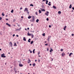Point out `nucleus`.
<instances>
[{"label": "nucleus", "instance_id": "1", "mask_svg": "<svg viewBox=\"0 0 74 74\" xmlns=\"http://www.w3.org/2000/svg\"><path fill=\"white\" fill-rule=\"evenodd\" d=\"M34 21H35V18H34V16H33L32 20H30V21L31 22H34Z\"/></svg>", "mask_w": 74, "mask_h": 74}, {"label": "nucleus", "instance_id": "2", "mask_svg": "<svg viewBox=\"0 0 74 74\" xmlns=\"http://www.w3.org/2000/svg\"><path fill=\"white\" fill-rule=\"evenodd\" d=\"M5 55L4 53H3V54H2L1 55V57L2 58H6V56Z\"/></svg>", "mask_w": 74, "mask_h": 74}, {"label": "nucleus", "instance_id": "3", "mask_svg": "<svg viewBox=\"0 0 74 74\" xmlns=\"http://www.w3.org/2000/svg\"><path fill=\"white\" fill-rule=\"evenodd\" d=\"M21 29H22V28L20 27L19 29H16V31H20L21 30Z\"/></svg>", "mask_w": 74, "mask_h": 74}, {"label": "nucleus", "instance_id": "4", "mask_svg": "<svg viewBox=\"0 0 74 74\" xmlns=\"http://www.w3.org/2000/svg\"><path fill=\"white\" fill-rule=\"evenodd\" d=\"M26 11L27 12L28 11V9H27V8H25L24 10V12H25V11Z\"/></svg>", "mask_w": 74, "mask_h": 74}, {"label": "nucleus", "instance_id": "5", "mask_svg": "<svg viewBox=\"0 0 74 74\" xmlns=\"http://www.w3.org/2000/svg\"><path fill=\"white\" fill-rule=\"evenodd\" d=\"M9 45H10L11 47H12V42H11L9 43Z\"/></svg>", "mask_w": 74, "mask_h": 74}, {"label": "nucleus", "instance_id": "6", "mask_svg": "<svg viewBox=\"0 0 74 74\" xmlns=\"http://www.w3.org/2000/svg\"><path fill=\"white\" fill-rule=\"evenodd\" d=\"M51 37V36H48V38H47V41H49V39Z\"/></svg>", "mask_w": 74, "mask_h": 74}, {"label": "nucleus", "instance_id": "7", "mask_svg": "<svg viewBox=\"0 0 74 74\" xmlns=\"http://www.w3.org/2000/svg\"><path fill=\"white\" fill-rule=\"evenodd\" d=\"M31 61L29 59L28 61V63H31Z\"/></svg>", "mask_w": 74, "mask_h": 74}, {"label": "nucleus", "instance_id": "8", "mask_svg": "<svg viewBox=\"0 0 74 74\" xmlns=\"http://www.w3.org/2000/svg\"><path fill=\"white\" fill-rule=\"evenodd\" d=\"M6 25H8V26L9 27H10V26H11V25L10 24H8V23H6Z\"/></svg>", "mask_w": 74, "mask_h": 74}, {"label": "nucleus", "instance_id": "9", "mask_svg": "<svg viewBox=\"0 0 74 74\" xmlns=\"http://www.w3.org/2000/svg\"><path fill=\"white\" fill-rule=\"evenodd\" d=\"M73 53H69V56H71V55H73Z\"/></svg>", "mask_w": 74, "mask_h": 74}, {"label": "nucleus", "instance_id": "10", "mask_svg": "<svg viewBox=\"0 0 74 74\" xmlns=\"http://www.w3.org/2000/svg\"><path fill=\"white\" fill-rule=\"evenodd\" d=\"M61 55H62V56H64V55H65V53H62Z\"/></svg>", "mask_w": 74, "mask_h": 74}, {"label": "nucleus", "instance_id": "11", "mask_svg": "<svg viewBox=\"0 0 74 74\" xmlns=\"http://www.w3.org/2000/svg\"><path fill=\"white\" fill-rule=\"evenodd\" d=\"M19 66L20 67H22L23 66V64H19Z\"/></svg>", "mask_w": 74, "mask_h": 74}, {"label": "nucleus", "instance_id": "12", "mask_svg": "<svg viewBox=\"0 0 74 74\" xmlns=\"http://www.w3.org/2000/svg\"><path fill=\"white\" fill-rule=\"evenodd\" d=\"M30 40H31V39H30V38H29L28 40V42H31Z\"/></svg>", "mask_w": 74, "mask_h": 74}, {"label": "nucleus", "instance_id": "13", "mask_svg": "<svg viewBox=\"0 0 74 74\" xmlns=\"http://www.w3.org/2000/svg\"><path fill=\"white\" fill-rule=\"evenodd\" d=\"M32 18V16H30V15H29V16L28 17V19H30Z\"/></svg>", "mask_w": 74, "mask_h": 74}, {"label": "nucleus", "instance_id": "14", "mask_svg": "<svg viewBox=\"0 0 74 74\" xmlns=\"http://www.w3.org/2000/svg\"><path fill=\"white\" fill-rule=\"evenodd\" d=\"M23 40L24 41H26V38L25 37H24L23 38Z\"/></svg>", "mask_w": 74, "mask_h": 74}, {"label": "nucleus", "instance_id": "15", "mask_svg": "<svg viewBox=\"0 0 74 74\" xmlns=\"http://www.w3.org/2000/svg\"><path fill=\"white\" fill-rule=\"evenodd\" d=\"M66 27H67V26H65V27H64V30H66Z\"/></svg>", "mask_w": 74, "mask_h": 74}, {"label": "nucleus", "instance_id": "16", "mask_svg": "<svg viewBox=\"0 0 74 74\" xmlns=\"http://www.w3.org/2000/svg\"><path fill=\"white\" fill-rule=\"evenodd\" d=\"M31 35V34H29V32H28L27 33V36H30Z\"/></svg>", "mask_w": 74, "mask_h": 74}, {"label": "nucleus", "instance_id": "17", "mask_svg": "<svg viewBox=\"0 0 74 74\" xmlns=\"http://www.w3.org/2000/svg\"><path fill=\"white\" fill-rule=\"evenodd\" d=\"M58 14H61V11H59L58 12Z\"/></svg>", "mask_w": 74, "mask_h": 74}, {"label": "nucleus", "instance_id": "18", "mask_svg": "<svg viewBox=\"0 0 74 74\" xmlns=\"http://www.w3.org/2000/svg\"><path fill=\"white\" fill-rule=\"evenodd\" d=\"M53 8L54 9H56V7H55V6H53Z\"/></svg>", "mask_w": 74, "mask_h": 74}, {"label": "nucleus", "instance_id": "19", "mask_svg": "<svg viewBox=\"0 0 74 74\" xmlns=\"http://www.w3.org/2000/svg\"><path fill=\"white\" fill-rule=\"evenodd\" d=\"M39 21V20L38 19H37L36 20V21L37 23H38V21Z\"/></svg>", "mask_w": 74, "mask_h": 74}, {"label": "nucleus", "instance_id": "20", "mask_svg": "<svg viewBox=\"0 0 74 74\" xmlns=\"http://www.w3.org/2000/svg\"><path fill=\"white\" fill-rule=\"evenodd\" d=\"M14 46H17V45H16V42L14 43Z\"/></svg>", "mask_w": 74, "mask_h": 74}, {"label": "nucleus", "instance_id": "21", "mask_svg": "<svg viewBox=\"0 0 74 74\" xmlns=\"http://www.w3.org/2000/svg\"><path fill=\"white\" fill-rule=\"evenodd\" d=\"M72 7V6H71V4L70 5V6L69 7V8H71Z\"/></svg>", "mask_w": 74, "mask_h": 74}, {"label": "nucleus", "instance_id": "22", "mask_svg": "<svg viewBox=\"0 0 74 74\" xmlns=\"http://www.w3.org/2000/svg\"><path fill=\"white\" fill-rule=\"evenodd\" d=\"M52 51H53V50H52V49H51L49 51V52H52Z\"/></svg>", "mask_w": 74, "mask_h": 74}, {"label": "nucleus", "instance_id": "23", "mask_svg": "<svg viewBox=\"0 0 74 74\" xmlns=\"http://www.w3.org/2000/svg\"><path fill=\"white\" fill-rule=\"evenodd\" d=\"M48 1L47 0L46 1V4H48Z\"/></svg>", "mask_w": 74, "mask_h": 74}, {"label": "nucleus", "instance_id": "24", "mask_svg": "<svg viewBox=\"0 0 74 74\" xmlns=\"http://www.w3.org/2000/svg\"><path fill=\"white\" fill-rule=\"evenodd\" d=\"M30 6H32V7H33L34 6V5L33 4H31L30 5Z\"/></svg>", "mask_w": 74, "mask_h": 74}, {"label": "nucleus", "instance_id": "25", "mask_svg": "<svg viewBox=\"0 0 74 74\" xmlns=\"http://www.w3.org/2000/svg\"><path fill=\"white\" fill-rule=\"evenodd\" d=\"M39 14H41V11L40 10H39Z\"/></svg>", "mask_w": 74, "mask_h": 74}, {"label": "nucleus", "instance_id": "26", "mask_svg": "<svg viewBox=\"0 0 74 74\" xmlns=\"http://www.w3.org/2000/svg\"><path fill=\"white\" fill-rule=\"evenodd\" d=\"M33 43V41H31L30 43L31 44H32Z\"/></svg>", "mask_w": 74, "mask_h": 74}, {"label": "nucleus", "instance_id": "27", "mask_svg": "<svg viewBox=\"0 0 74 74\" xmlns=\"http://www.w3.org/2000/svg\"><path fill=\"white\" fill-rule=\"evenodd\" d=\"M32 38H33L34 37V35H31Z\"/></svg>", "mask_w": 74, "mask_h": 74}, {"label": "nucleus", "instance_id": "28", "mask_svg": "<svg viewBox=\"0 0 74 74\" xmlns=\"http://www.w3.org/2000/svg\"><path fill=\"white\" fill-rule=\"evenodd\" d=\"M33 65L34 66H34H36V64H35V63H34L33 64Z\"/></svg>", "mask_w": 74, "mask_h": 74}, {"label": "nucleus", "instance_id": "29", "mask_svg": "<svg viewBox=\"0 0 74 74\" xmlns=\"http://www.w3.org/2000/svg\"><path fill=\"white\" fill-rule=\"evenodd\" d=\"M13 12H14V10H12L11 11V12L12 13H13Z\"/></svg>", "mask_w": 74, "mask_h": 74}, {"label": "nucleus", "instance_id": "30", "mask_svg": "<svg viewBox=\"0 0 74 74\" xmlns=\"http://www.w3.org/2000/svg\"><path fill=\"white\" fill-rule=\"evenodd\" d=\"M46 20L47 21H49V18H47L46 19Z\"/></svg>", "mask_w": 74, "mask_h": 74}, {"label": "nucleus", "instance_id": "31", "mask_svg": "<svg viewBox=\"0 0 74 74\" xmlns=\"http://www.w3.org/2000/svg\"><path fill=\"white\" fill-rule=\"evenodd\" d=\"M45 33H43V34H42V36H45Z\"/></svg>", "mask_w": 74, "mask_h": 74}, {"label": "nucleus", "instance_id": "32", "mask_svg": "<svg viewBox=\"0 0 74 74\" xmlns=\"http://www.w3.org/2000/svg\"><path fill=\"white\" fill-rule=\"evenodd\" d=\"M38 62H40V60L39 58L38 59Z\"/></svg>", "mask_w": 74, "mask_h": 74}, {"label": "nucleus", "instance_id": "33", "mask_svg": "<svg viewBox=\"0 0 74 74\" xmlns=\"http://www.w3.org/2000/svg\"><path fill=\"white\" fill-rule=\"evenodd\" d=\"M45 14L47 16H48V13H45Z\"/></svg>", "mask_w": 74, "mask_h": 74}, {"label": "nucleus", "instance_id": "34", "mask_svg": "<svg viewBox=\"0 0 74 74\" xmlns=\"http://www.w3.org/2000/svg\"><path fill=\"white\" fill-rule=\"evenodd\" d=\"M14 71H16V69H15V68L14 69Z\"/></svg>", "mask_w": 74, "mask_h": 74}, {"label": "nucleus", "instance_id": "35", "mask_svg": "<svg viewBox=\"0 0 74 74\" xmlns=\"http://www.w3.org/2000/svg\"><path fill=\"white\" fill-rule=\"evenodd\" d=\"M2 16H4L5 15L3 14V13H2Z\"/></svg>", "mask_w": 74, "mask_h": 74}, {"label": "nucleus", "instance_id": "36", "mask_svg": "<svg viewBox=\"0 0 74 74\" xmlns=\"http://www.w3.org/2000/svg\"><path fill=\"white\" fill-rule=\"evenodd\" d=\"M36 15H37L38 14H37V12H36Z\"/></svg>", "mask_w": 74, "mask_h": 74}, {"label": "nucleus", "instance_id": "37", "mask_svg": "<svg viewBox=\"0 0 74 74\" xmlns=\"http://www.w3.org/2000/svg\"><path fill=\"white\" fill-rule=\"evenodd\" d=\"M40 52H39L38 53V55H40Z\"/></svg>", "mask_w": 74, "mask_h": 74}, {"label": "nucleus", "instance_id": "38", "mask_svg": "<svg viewBox=\"0 0 74 74\" xmlns=\"http://www.w3.org/2000/svg\"><path fill=\"white\" fill-rule=\"evenodd\" d=\"M2 19V18L1 17H0V20H1Z\"/></svg>", "mask_w": 74, "mask_h": 74}, {"label": "nucleus", "instance_id": "39", "mask_svg": "<svg viewBox=\"0 0 74 74\" xmlns=\"http://www.w3.org/2000/svg\"><path fill=\"white\" fill-rule=\"evenodd\" d=\"M48 4L49 5H51V4H50V3H48Z\"/></svg>", "mask_w": 74, "mask_h": 74}, {"label": "nucleus", "instance_id": "40", "mask_svg": "<svg viewBox=\"0 0 74 74\" xmlns=\"http://www.w3.org/2000/svg\"><path fill=\"white\" fill-rule=\"evenodd\" d=\"M49 51V49H48V48H47V51Z\"/></svg>", "mask_w": 74, "mask_h": 74}, {"label": "nucleus", "instance_id": "41", "mask_svg": "<svg viewBox=\"0 0 74 74\" xmlns=\"http://www.w3.org/2000/svg\"><path fill=\"white\" fill-rule=\"evenodd\" d=\"M45 45H46V46H47V45H48V44L47 43L46 44H45Z\"/></svg>", "mask_w": 74, "mask_h": 74}, {"label": "nucleus", "instance_id": "42", "mask_svg": "<svg viewBox=\"0 0 74 74\" xmlns=\"http://www.w3.org/2000/svg\"><path fill=\"white\" fill-rule=\"evenodd\" d=\"M17 26L18 27H19L20 26V25L19 24H18Z\"/></svg>", "mask_w": 74, "mask_h": 74}, {"label": "nucleus", "instance_id": "43", "mask_svg": "<svg viewBox=\"0 0 74 74\" xmlns=\"http://www.w3.org/2000/svg\"><path fill=\"white\" fill-rule=\"evenodd\" d=\"M46 12H47V14H49V12H48V11H47Z\"/></svg>", "mask_w": 74, "mask_h": 74}, {"label": "nucleus", "instance_id": "44", "mask_svg": "<svg viewBox=\"0 0 74 74\" xmlns=\"http://www.w3.org/2000/svg\"><path fill=\"white\" fill-rule=\"evenodd\" d=\"M63 49H61L60 51H63Z\"/></svg>", "mask_w": 74, "mask_h": 74}, {"label": "nucleus", "instance_id": "45", "mask_svg": "<svg viewBox=\"0 0 74 74\" xmlns=\"http://www.w3.org/2000/svg\"><path fill=\"white\" fill-rule=\"evenodd\" d=\"M31 32H32V33L34 32V31H31Z\"/></svg>", "mask_w": 74, "mask_h": 74}, {"label": "nucleus", "instance_id": "46", "mask_svg": "<svg viewBox=\"0 0 74 74\" xmlns=\"http://www.w3.org/2000/svg\"><path fill=\"white\" fill-rule=\"evenodd\" d=\"M46 1V0H42V1Z\"/></svg>", "mask_w": 74, "mask_h": 74}, {"label": "nucleus", "instance_id": "47", "mask_svg": "<svg viewBox=\"0 0 74 74\" xmlns=\"http://www.w3.org/2000/svg\"><path fill=\"white\" fill-rule=\"evenodd\" d=\"M33 53H35V52H34V51H33Z\"/></svg>", "mask_w": 74, "mask_h": 74}, {"label": "nucleus", "instance_id": "48", "mask_svg": "<svg viewBox=\"0 0 74 74\" xmlns=\"http://www.w3.org/2000/svg\"><path fill=\"white\" fill-rule=\"evenodd\" d=\"M6 21H8V18H6Z\"/></svg>", "mask_w": 74, "mask_h": 74}, {"label": "nucleus", "instance_id": "49", "mask_svg": "<svg viewBox=\"0 0 74 74\" xmlns=\"http://www.w3.org/2000/svg\"><path fill=\"white\" fill-rule=\"evenodd\" d=\"M49 27H51V25H49Z\"/></svg>", "mask_w": 74, "mask_h": 74}, {"label": "nucleus", "instance_id": "50", "mask_svg": "<svg viewBox=\"0 0 74 74\" xmlns=\"http://www.w3.org/2000/svg\"><path fill=\"white\" fill-rule=\"evenodd\" d=\"M51 59H52L51 61H53V58H51Z\"/></svg>", "mask_w": 74, "mask_h": 74}, {"label": "nucleus", "instance_id": "51", "mask_svg": "<svg viewBox=\"0 0 74 74\" xmlns=\"http://www.w3.org/2000/svg\"><path fill=\"white\" fill-rule=\"evenodd\" d=\"M74 35V34H72V36H73Z\"/></svg>", "mask_w": 74, "mask_h": 74}, {"label": "nucleus", "instance_id": "52", "mask_svg": "<svg viewBox=\"0 0 74 74\" xmlns=\"http://www.w3.org/2000/svg\"><path fill=\"white\" fill-rule=\"evenodd\" d=\"M30 53H32V51H30Z\"/></svg>", "mask_w": 74, "mask_h": 74}, {"label": "nucleus", "instance_id": "53", "mask_svg": "<svg viewBox=\"0 0 74 74\" xmlns=\"http://www.w3.org/2000/svg\"><path fill=\"white\" fill-rule=\"evenodd\" d=\"M72 9H73V10H74V7H72Z\"/></svg>", "mask_w": 74, "mask_h": 74}, {"label": "nucleus", "instance_id": "54", "mask_svg": "<svg viewBox=\"0 0 74 74\" xmlns=\"http://www.w3.org/2000/svg\"><path fill=\"white\" fill-rule=\"evenodd\" d=\"M15 34H14L13 35V37H14V36H15Z\"/></svg>", "mask_w": 74, "mask_h": 74}, {"label": "nucleus", "instance_id": "55", "mask_svg": "<svg viewBox=\"0 0 74 74\" xmlns=\"http://www.w3.org/2000/svg\"><path fill=\"white\" fill-rule=\"evenodd\" d=\"M22 8H20V10H22Z\"/></svg>", "mask_w": 74, "mask_h": 74}, {"label": "nucleus", "instance_id": "56", "mask_svg": "<svg viewBox=\"0 0 74 74\" xmlns=\"http://www.w3.org/2000/svg\"><path fill=\"white\" fill-rule=\"evenodd\" d=\"M15 73H17V71H15Z\"/></svg>", "mask_w": 74, "mask_h": 74}, {"label": "nucleus", "instance_id": "57", "mask_svg": "<svg viewBox=\"0 0 74 74\" xmlns=\"http://www.w3.org/2000/svg\"><path fill=\"white\" fill-rule=\"evenodd\" d=\"M43 11H45V9H43Z\"/></svg>", "mask_w": 74, "mask_h": 74}, {"label": "nucleus", "instance_id": "58", "mask_svg": "<svg viewBox=\"0 0 74 74\" xmlns=\"http://www.w3.org/2000/svg\"><path fill=\"white\" fill-rule=\"evenodd\" d=\"M29 28L28 27L27 28V30H29Z\"/></svg>", "mask_w": 74, "mask_h": 74}, {"label": "nucleus", "instance_id": "59", "mask_svg": "<svg viewBox=\"0 0 74 74\" xmlns=\"http://www.w3.org/2000/svg\"><path fill=\"white\" fill-rule=\"evenodd\" d=\"M21 18H23V16H22L21 17Z\"/></svg>", "mask_w": 74, "mask_h": 74}, {"label": "nucleus", "instance_id": "60", "mask_svg": "<svg viewBox=\"0 0 74 74\" xmlns=\"http://www.w3.org/2000/svg\"><path fill=\"white\" fill-rule=\"evenodd\" d=\"M35 62H37V60H35Z\"/></svg>", "mask_w": 74, "mask_h": 74}, {"label": "nucleus", "instance_id": "61", "mask_svg": "<svg viewBox=\"0 0 74 74\" xmlns=\"http://www.w3.org/2000/svg\"><path fill=\"white\" fill-rule=\"evenodd\" d=\"M16 37H18V35H16Z\"/></svg>", "mask_w": 74, "mask_h": 74}, {"label": "nucleus", "instance_id": "62", "mask_svg": "<svg viewBox=\"0 0 74 74\" xmlns=\"http://www.w3.org/2000/svg\"><path fill=\"white\" fill-rule=\"evenodd\" d=\"M5 65H6V64H7V63H5Z\"/></svg>", "mask_w": 74, "mask_h": 74}, {"label": "nucleus", "instance_id": "63", "mask_svg": "<svg viewBox=\"0 0 74 74\" xmlns=\"http://www.w3.org/2000/svg\"><path fill=\"white\" fill-rule=\"evenodd\" d=\"M25 30H27V29H26V28H25Z\"/></svg>", "mask_w": 74, "mask_h": 74}, {"label": "nucleus", "instance_id": "64", "mask_svg": "<svg viewBox=\"0 0 74 74\" xmlns=\"http://www.w3.org/2000/svg\"><path fill=\"white\" fill-rule=\"evenodd\" d=\"M49 4H50V3H51V2H49Z\"/></svg>", "mask_w": 74, "mask_h": 74}]
</instances>
